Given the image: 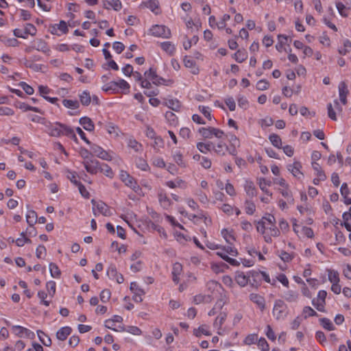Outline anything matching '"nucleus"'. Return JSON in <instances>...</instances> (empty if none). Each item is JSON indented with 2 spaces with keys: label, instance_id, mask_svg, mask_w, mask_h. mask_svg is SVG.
<instances>
[{
  "label": "nucleus",
  "instance_id": "1",
  "mask_svg": "<svg viewBox=\"0 0 351 351\" xmlns=\"http://www.w3.org/2000/svg\"><path fill=\"white\" fill-rule=\"evenodd\" d=\"M288 314V306L282 300H276L273 308V315L276 319H283Z\"/></svg>",
  "mask_w": 351,
  "mask_h": 351
},
{
  "label": "nucleus",
  "instance_id": "2",
  "mask_svg": "<svg viewBox=\"0 0 351 351\" xmlns=\"http://www.w3.org/2000/svg\"><path fill=\"white\" fill-rule=\"evenodd\" d=\"M198 132L204 138H210L213 136L220 138L224 134L222 130L212 127L201 128Z\"/></svg>",
  "mask_w": 351,
  "mask_h": 351
},
{
  "label": "nucleus",
  "instance_id": "3",
  "mask_svg": "<svg viewBox=\"0 0 351 351\" xmlns=\"http://www.w3.org/2000/svg\"><path fill=\"white\" fill-rule=\"evenodd\" d=\"M151 34L157 37L169 38L171 36L170 29L165 25H155L150 29Z\"/></svg>",
  "mask_w": 351,
  "mask_h": 351
},
{
  "label": "nucleus",
  "instance_id": "4",
  "mask_svg": "<svg viewBox=\"0 0 351 351\" xmlns=\"http://www.w3.org/2000/svg\"><path fill=\"white\" fill-rule=\"evenodd\" d=\"M130 84L124 80H120L119 82L112 81L103 86L102 90L108 92L109 90H116L117 88L123 90H129Z\"/></svg>",
  "mask_w": 351,
  "mask_h": 351
},
{
  "label": "nucleus",
  "instance_id": "5",
  "mask_svg": "<svg viewBox=\"0 0 351 351\" xmlns=\"http://www.w3.org/2000/svg\"><path fill=\"white\" fill-rule=\"evenodd\" d=\"M91 203L93 206V212L94 215L96 216L97 214L95 213V208L97 209L98 212L104 216H110L112 215L108 205L105 204L102 201H96L94 199L91 200Z\"/></svg>",
  "mask_w": 351,
  "mask_h": 351
},
{
  "label": "nucleus",
  "instance_id": "6",
  "mask_svg": "<svg viewBox=\"0 0 351 351\" xmlns=\"http://www.w3.org/2000/svg\"><path fill=\"white\" fill-rule=\"evenodd\" d=\"M121 180L125 184L126 186L130 187L134 191H136L139 189V186L134 180L127 171H121L120 173Z\"/></svg>",
  "mask_w": 351,
  "mask_h": 351
},
{
  "label": "nucleus",
  "instance_id": "7",
  "mask_svg": "<svg viewBox=\"0 0 351 351\" xmlns=\"http://www.w3.org/2000/svg\"><path fill=\"white\" fill-rule=\"evenodd\" d=\"M84 168L90 174H96L99 171L100 162L95 159H90L83 162Z\"/></svg>",
  "mask_w": 351,
  "mask_h": 351
},
{
  "label": "nucleus",
  "instance_id": "8",
  "mask_svg": "<svg viewBox=\"0 0 351 351\" xmlns=\"http://www.w3.org/2000/svg\"><path fill=\"white\" fill-rule=\"evenodd\" d=\"M249 277V283L250 285L255 288L258 289L261 285V278H260V271H250L248 272Z\"/></svg>",
  "mask_w": 351,
  "mask_h": 351
},
{
  "label": "nucleus",
  "instance_id": "9",
  "mask_svg": "<svg viewBox=\"0 0 351 351\" xmlns=\"http://www.w3.org/2000/svg\"><path fill=\"white\" fill-rule=\"evenodd\" d=\"M60 122H56L54 123H49L46 124V131L51 136L59 137L61 136V132L60 129Z\"/></svg>",
  "mask_w": 351,
  "mask_h": 351
},
{
  "label": "nucleus",
  "instance_id": "10",
  "mask_svg": "<svg viewBox=\"0 0 351 351\" xmlns=\"http://www.w3.org/2000/svg\"><path fill=\"white\" fill-rule=\"evenodd\" d=\"M302 165L299 161H295L292 165H289L287 167L288 170L293 174V176L298 179L303 177V173L301 172L300 169Z\"/></svg>",
  "mask_w": 351,
  "mask_h": 351
},
{
  "label": "nucleus",
  "instance_id": "11",
  "mask_svg": "<svg viewBox=\"0 0 351 351\" xmlns=\"http://www.w3.org/2000/svg\"><path fill=\"white\" fill-rule=\"evenodd\" d=\"M249 297L250 300L255 303L261 311L265 309V300L263 296L256 293H251Z\"/></svg>",
  "mask_w": 351,
  "mask_h": 351
},
{
  "label": "nucleus",
  "instance_id": "12",
  "mask_svg": "<svg viewBox=\"0 0 351 351\" xmlns=\"http://www.w3.org/2000/svg\"><path fill=\"white\" fill-rule=\"evenodd\" d=\"M349 91L348 90V86L345 82H340L339 85V99L341 102L346 105L347 104V95Z\"/></svg>",
  "mask_w": 351,
  "mask_h": 351
},
{
  "label": "nucleus",
  "instance_id": "13",
  "mask_svg": "<svg viewBox=\"0 0 351 351\" xmlns=\"http://www.w3.org/2000/svg\"><path fill=\"white\" fill-rule=\"evenodd\" d=\"M164 104L169 108L176 112L180 110L181 106L180 101L177 99H166Z\"/></svg>",
  "mask_w": 351,
  "mask_h": 351
},
{
  "label": "nucleus",
  "instance_id": "14",
  "mask_svg": "<svg viewBox=\"0 0 351 351\" xmlns=\"http://www.w3.org/2000/svg\"><path fill=\"white\" fill-rule=\"evenodd\" d=\"M79 122L87 131L91 132L95 129V125L93 121L88 117H83L80 118Z\"/></svg>",
  "mask_w": 351,
  "mask_h": 351
},
{
  "label": "nucleus",
  "instance_id": "15",
  "mask_svg": "<svg viewBox=\"0 0 351 351\" xmlns=\"http://www.w3.org/2000/svg\"><path fill=\"white\" fill-rule=\"evenodd\" d=\"M71 328L69 326H64L61 328L56 332L57 339L60 341L66 340L67 337L71 334Z\"/></svg>",
  "mask_w": 351,
  "mask_h": 351
},
{
  "label": "nucleus",
  "instance_id": "16",
  "mask_svg": "<svg viewBox=\"0 0 351 351\" xmlns=\"http://www.w3.org/2000/svg\"><path fill=\"white\" fill-rule=\"evenodd\" d=\"M32 48L37 51H42L45 53H48L50 51V49L47 46V43L42 39H38L36 41L35 45H34Z\"/></svg>",
  "mask_w": 351,
  "mask_h": 351
},
{
  "label": "nucleus",
  "instance_id": "17",
  "mask_svg": "<svg viewBox=\"0 0 351 351\" xmlns=\"http://www.w3.org/2000/svg\"><path fill=\"white\" fill-rule=\"evenodd\" d=\"M235 280L241 287H245L249 283L250 280L248 275L245 276L242 271H237L236 273Z\"/></svg>",
  "mask_w": 351,
  "mask_h": 351
},
{
  "label": "nucleus",
  "instance_id": "18",
  "mask_svg": "<svg viewBox=\"0 0 351 351\" xmlns=\"http://www.w3.org/2000/svg\"><path fill=\"white\" fill-rule=\"evenodd\" d=\"M16 106L25 112L27 110H31L35 112H38L40 114H43V112L38 108L31 106L24 102L18 101Z\"/></svg>",
  "mask_w": 351,
  "mask_h": 351
},
{
  "label": "nucleus",
  "instance_id": "19",
  "mask_svg": "<svg viewBox=\"0 0 351 351\" xmlns=\"http://www.w3.org/2000/svg\"><path fill=\"white\" fill-rule=\"evenodd\" d=\"M245 191L247 195L250 197H253L256 195V189L252 181H246L245 184Z\"/></svg>",
  "mask_w": 351,
  "mask_h": 351
},
{
  "label": "nucleus",
  "instance_id": "20",
  "mask_svg": "<svg viewBox=\"0 0 351 351\" xmlns=\"http://www.w3.org/2000/svg\"><path fill=\"white\" fill-rule=\"evenodd\" d=\"M184 64L186 67L191 68L192 69L191 73L193 74H198L199 69L195 66V62L193 60L185 56L184 58Z\"/></svg>",
  "mask_w": 351,
  "mask_h": 351
},
{
  "label": "nucleus",
  "instance_id": "21",
  "mask_svg": "<svg viewBox=\"0 0 351 351\" xmlns=\"http://www.w3.org/2000/svg\"><path fill=\"white\" fill-rule=\"evenodd\" d=\"M37 335L39 338V340L41 341V343L45 346H51V339L50 337L46 335L43 331L41 330H37Z\"/></svg>",
  "mask_w": 351,
  "mask_h": 351
},
{
  "label": "nucleus",
  "instance_id": "22",
  "mask_svg": "<svg viewBox=\"0 0 351 351\" xmlns=\"http://www.w3.org/2000/svg\"><path fill=\"white\" fill-rule=\"evenodd\" d=\"M213 149L217 154L224 156L228 150V146L223 142H219L216 147L213 145Z\"/></svg>",
  "mask_w": 351,
  "mask_h": 351
},
{
  "label": "nucleus",
  "instance_id": "23",
  "mask_svg": "<svg viewBox=\"0 0 351 351\" xmlns=\"http://www.w3.org/2000/svg\"><path fill=\"white\" fill-rule=\"evenodd\" d=\"M38 219L37 213L33 210H28L26 215V221L29 226H34V225L36 223Z\"/></svg>",
  "mask_w": 351,
  "mask_h": 351
},
{
  "label": "nucleus",
  "instance_id": "24",
  "mask_svg": "<svg viewBox=\"0 0 351 351\" xmlns=\"http://www.w3.org/2000/svg\"><path fill=\"white\" fill-rule=\"evenodd\" d=\"M145 4L147 8L150 9L156 14H158L160 12L159 8V1L158 0H149Z\"/></svg>",
  "mask_w": 351,
  "mask_h": 351
},
{
  "label": "nucleus",
  "instance_id": "25",
  "mask_svg": "<svg viewBox=\"0 0 351 351\" xmlns=\"http://www.w3.org/2000/svg\"><path fill=\"white\" fill-rule=\"evenodd\" d=\"M247 55L245 49H239L236 53L233 54V58L239 62L241 63L247 59Z\"/></svg>",
  "mask_w": 351,
  "mask_h": 351
},
{
  "label": "nucleus",
  "instance_id": "26",
  "mask_svg": "<svg viewBox=\"0 0 351 351\" xmlns=\"http://www.w3.org/2000/svg\"><path fill=\"white\" fill-rule=\"evenodd\" d=\"M160 47L162 50L171 56L173 55L175 52V46L169 41L161 43Z\"/></svg>",
  "mask_w": 351,
  "mask_h": 351
},
{
  "label": "nucleus",
  "instance_id": "27",
  "mask_svg": "<svg viewBox=\"0 0 351 351\" xmlns=\"http://www.w3.org/2000/svg\"><path fill=\"white\" fill-rule=\"evenodd\" d=\"M221 235L223 236L226 241L230 245H232L233 243V241H235V237L232 234V231H229L228 229H223L221 230Z\"/></svg>",
  "mask_w": 351,
  "mask_h": 351
},
{
  "label": "nucleus",
  "instance_id": "28",
  "mask_svg": "<svg viewBox=\"0 0 351 351\" xmlns=\"http://www.w3.org/2000/svg\"><path fill=\"white\" fill-rule=\"evenodd\" d=\"M327 271H328V280L332 284L339 282L340 280H339V272L337 271L328 269H327Z\"/></svg>",
  "mask_w": 351,
  "mask_h": 351
},
{
  "label": "nucleus",
  "instance_id": "29",
  "mask_svg": "<svg viewBox=\"0 0 351 351\" xmlns=\"http://www.w3.org/2000/svg\"><path fill=\"white\" fill-rule=\"evenodd\" d=\"M80 100L83 106H88L91 101V97L90 95V93L87 90H84L80 95Z\"/></svg>",
  "mask_w": 351,
  "mask_h": 351
},
{
  "label": "nucleus",
  "instance_id": "30",
  "mask_svg": "<svg viewBox=\"0 0 351 351\" xmlns=\"http://www.w3.org/2000/svg\"><path fill=\"white\" fill-rule=\"evenodd\" d=\"M104 2V7L106 9H109V7H106V2L108 3L109 6L112 7V8L116 10L119 11L122 8L121 2L119 0H112V1H109L107 0H103Z\"/></svg>",
  "mask_w": 351,
  "mask_h": 351
},
{
  "label": "nucleus",
  "instance_id": "31",
  "mask_svg": "<svg viewBox=\"0 0 351 351\" xmlns=\"http://www.w3.org/2000/svg\"><path fill=\"white\" fill-rule=\"evenodd\" d=\"M197 148L202 153L206 154L208 152H210L211 150V149H213V143H211V142H209L208 143H202V142L197 143Z\"/></svg>",
  "mask_w": 351,
  "mask_h": 351
},
{
  "label": "nucleus",
  "instance_id": "32",
  "mask_svg": "<svg viewBox=\"0 0 351 351\" xmlns=\"http://www.w3.org/2000/svg\"><path fill=\"white\" fill-rule=\"evenodd\" d=\"M269 139L274 147L278 149L282 148V141L278 134H272L269 135Z\"/></svg>",
  "mask_w": 351,
  "mask_h": 351
},
{
  "label": "nucleus",
  "instance_id": "33",
  "mask_svg": "<svg viewBox=\"0 0 351 351\" xmlns=\"http://www.w3.org/2000/svg\"><path fill=\"white\" fill-rule=\"evenodd\" d=\"M12 329L14 330H21V331H25V336L29 339H33L35 338V334L30 330L24 328L21 326H12Z\"/></svg>",
  "mask_w": 351,
  "mask_h": 351
},
{
  "label": "nucleus",
  "instance_id": "34",
  "mask_svg": "<svg viewBox=\"0 0 351 351\" xmlns=\"http://www.w3.org/2000/svg\"><path fill=\"white\" fill-rule=\"evenodd\" d=\"M312 167L315 171H317V177H319V180H325L326 179V176L324 171L322 169L320 165L316 162H312Z\"/></svg>",
  "mask_w": 351,
  "mask_h": 351
},
{
  "label": "nucleus",
  "instance_id": "35",
  "mask_svg": "<svg viewBox=\"0 0 351 351\" xmlns=\"http://www.w3.org/2000/svg\"><path fill=\"white\" fill-rule=\"evenodd\" d=\"M99 171L104 173L105 176L109 178H112L114 175L112 169L104 163H100Z\"/></svg>",
  "mask_w": 351,
  "mask_h": 351
},
{
  "label": "nucleus",
  "instance_id": "36",
  "mask_svg": "<svg viewBox=\"0 0 351 351\" xmlns=\"http://www.w3.org/2000/svg\"><path fill=\"white\" fill-rule=\"evenodd\" d=\"M63 105L68 108L77 109L80 107V104L77 100L64 99L62 101Z\"/></svg>",
  "mask_w": 351,
  "mask_h": 351
},
{
  "label": "nucleus",
  "instance_id": "37",
  "mask_svg": "<svg viewBox=\"0 0 351 351\" xmlns=\"http://www.w3.org/2000/svg\"><path fill=\"white\" fill-rule=\"evenodd\" d=\"M158 200L165 208L169 206L171 204V201L167 197V194L165 193L160 192L158 194Z\"/></svg>",
  "mask_w": 351,
  "mask_h": 351
},
{
  "label": "nucleus",
  "instance_id": "38",
  "mask_svg": "<svg viewBox=\"0 0 351 351\" xmlns=\"http://www.w3.org/2000/svg\"><path fill=\"white\" fill-rule=\"evenodd\" d=\"M49 271L53 278H60L61 271L56 264L51 263L49 264Z\"/></svg>",
  "mask_w": 351,
  "mask_h": 351
},
{
  "label": "nucleus",
  "instance_id": "39",
  "mask_svg": "<svg viewBox=\"0 0 351 351\" xmlns=\"http://www.w3.org/2000/svg\"><path fill=\"white\" fill-rule=\"evenodd\" d=\"M350 49L351 42L348 39H346L343 42V48L339 49L338 52L339 53V54L345 56L350 52Z\"/></svg>",
  "mask_w": 351,
  "mask_h": 351
},
{
  "label": "nucleus",
  "instance_id": "40",
  "mask_svg": "<svg viewBox=\"0 0 351 351\" xmlns=\"http://www.w3.org/2000/svg\"><path fill=\"white\" fill-rule=\"evenodd\" d=\"M320 324L322 326L323 328L328 330H333L335 329V327L331 322V321L326 317L321 318L319 319Z\"/></svg>",
  "mask_w": 351,
  "mask_h": 351
},
{
  "label": "nucleus",
  "instance_id": "41",
  "mask_svg": "<svg viewBox=\"0 0 351 351\" xmlns=\"http://www.w3.org/2000/svg\"><path fill=\"white\" fill-rule=\"evenodd\" d=\"M56 26H58V29H59L62 33L66 34L68 32L69 29L67 27L66 23L64 21H60L59 25H54L52 26L53 30L51 31L52 34H54L53 31L56 30Z\"/></svg>",
  "mask_w": 351,
  "mask_h": 351
},
{
  "label": "nucleus",
  "instance_id": "42",
  "mask_svg": "<svg viewBox=\"0 0 351 351\" xmlns=\"http://www.w3.org/2000/svg\"><path fill=\"white\" fill-rule=\"evenodd\" d=\"M245 204L246 213L250 215H253L256 210L255 204L249 199L245 200Z\"/></svg>",
  "mask_w": 351,
  "mask_h": 351
},
{
  "label": "nucleus",
  "instance_id": "43",
  "mask_svg": "<svg viewBox=\"0 0 351 351\" xmlns=\"http://www.w3.org/2000/svg\"><path fill=\"white\" fill-rule=\"evenodd\" d=\"M227 317V315L224 312H221L219 313V315L216 317L214 325L215 326H218L219 328H221L222 324H223L224 321L226 320Z\"/></svg>",
  "mask_w": 351,
  "mask_h": 351
},
{
  "label": "nucleus",
  "instance_id": "44",
  "mask_svg": "<svg viewBox=\"0 0 351 351\" xmlns=\"http://www.w3.org/2000/svg\"><path fill=\"white\" fill-rule=\"evenodd\" d=\"M298 293L293 291H288L285 293V298L287 301L291 302H295L298 299Z\"/></svg>",
  "mask_w": 351,
  "mask_h": 351
},
{
  "label": "nucleus",
  "instance_id": "45",
  "mask_svg": "<svg viewBox=\"0 0 351 351\" xmlns=\"http://www.w3.org/2000/svg\"><path fill=\"white\" fill-rule=\"evenodd\" d=\"M202 334L206 336L211 335V333L208 330H206L204 328V326H201L198 328H195L193 330V335H195L196 337H199L202 335Z\"/></svg>",
  "mask_w": 351,
  "mask_h": 351
},
{
  "label": "nucleus",
  "instance_id": "46",
  "mask_svg": "<svg viewBox=\"0 0 351 351\" xmlns=\"http://www.w3.org/2000/svg\"><path fill=\"white\" fill-rule=\"evenodd\" d=\"M24 34L27 35L30 34L34 36L36 34V29L35 26L32 23H27L25 26Z\"/></svg>",
  "mask_w": 351,
  "mask_h": 351
},
{
  "label": "nucleus",
  "instance_id": "47",
  "mask_svg": "<svg viewBox=\"0 0 351 351\" xmlns=\"http://www.w3.org/2000/svg\"><path fill=\"white\" fill-rule=\"evenodd\" d=\"M60 129L61 132V136H67L72 133V128L70 126H68L65 124H63L60 122Z\"/></svg>",
  "mask_w": 351,
  "mask_h": 351
},
{
  "label": "nucleus",
  "instance_id": "48",
  "mask_svg": "<svg viewBox=\"0 0 351 351\" xmlns=\"http://www.w3.org/2000/svg\"><path fill=\"white\" fill-rule=\"evenodd\" d=\"M46 287L49 295L51 297H53L56 293V282L53 280L49 281L47 282Z\"/></svg>",
  "mask_w": 351,
  "mask_h": 351
},
{
  "label": "nucleus",
  "instance_id": "49",
  "mask_svg": "<svg viewBox=\"0 0 351 351\" xmlns=\"http://www.w3.org/2000/svg\"><path fill=\"white\" fill-rule=\"evenodd\" d=\"M19 86L23 89L27 95H31L34 93V88L24 82H21Z\"/></svg>",
  "mask_w": 351,
  "mask_h": 351
},
{
  "label": "nucleus",
  "instance_id": "50",
  "mask_svg": "<svg viewBox=\"0 0 351 351\" xmlns=\"http://www.w3.org/2000/svg\"><path fill=\"white\" fill-rule=\"evenodd\" d=\"M67 178L69 180H70V181L74 184L76 186H78V184L80 183V181L77 180L76 178H77V173L75 172V171H67V176H66Z\"/></svg>",
  "mask_w": 351,
  "mask_h": 351
},
{
  "label": "nucleus",
  "instance_id": "51",
  "mask_svg": "<svg viewBox=\"0 0 351 351\" xmlns=\"http://www.w3.org/2000/svg\"><path fill=\"white\" fill-rule=\"evenodd\" d=\"M123 321L122 317L119 315H114L112 319L106 321L105 326L107 328H112V326H110V323L121 322Z\"/></svg>",
  "mask_w": 351,
  "mask_h": 351
},
{
  "label": "nucleus",
  "instance_id": "52",
  "mask_svg": "<svg viewBox=\"0 0 351 351\" xmlns=\"http://www.w3.org/2000/svg\"><path fill=\"white\" fill-rule=\"evenodd\" d=\"M269 86V83L266 80H261L257 82L256 88L259 90H267Z\"/></svg>",
  "mask_w": 351,
  "mask_h": 351
},
{
  "label": "nucleus",
  "instance_id": "53",
  "mask_svg": "<svg viewBox=\"0 0 351 351\" xmlns=\"http://www.w3.org/2000/svg\"><path fill=\"white\" fill-rule=\"evenodd\" d=\"M111 293L109 289H104L100 293V300L102 302H107L110 298Z\"/></svg>",
  "mask_w": 351,
  "mask_h": 351
},
{
  "label": "nucleus",
  "instance_id": "54",
  "mask_svg": "<svg viewBox=\"0 0 351 351\" xmlns=\"http://www.w3.org/2000/svg\"><path fill=\"white\" fill-rule=\"evenodd\" d=\"M303 313L306 314L304 315L305 319L308 317L317 316V313L311 306H304Z\"/></svg>",
  "mask_w": 351,
  "mask_h": 351
},
{
  "label": "nucleus",
  "instance_id": "55",
  "mask_svg": "<svg viewBox=\"0 0 351 351\" xmlns=\"http://www.w3.org/2000/svg\"><path fill=\"white\" fill-rule=\"evenodd\" d=\"M128 145V147L132 148L136 152H138L142 147L140 143H138L135 139L133 138L129 139Z\"/></svg>",
  "mask_w": 351,
  "mask_h": 351
},
{
  "label": "nucleus",
  "instance_id": "56",
  "mask_svg": "<svg viewBox=\"0 0 351 351\" xmlns=\"http://www.w3.org/2000/svg\"><path fill=\"white\" fill-rule=\"evenodd\" d=\"M38 296L40 299V304H44L48 306L50 304L49 301L45 300V298L47 297V293L44 291H40L38 293Z\"/></svg>",
  "mask_w": 351,
  "mask_h": 351
},
{
  "label": "nucleus",
  "instance_id": "57",
  "mask_svg": "<svg viewBox=\"0 0 351 351\" xmlns=\"http://www.w3.org/2000/svg\"><path fill=\"white\" fill-rule=\"evenodd\" d=\"M258 346L261 349V351H268L269 346L265 338H261L258 342Z\"/></svg>",
  "mask_w": 351,
  "mask_h": 351
},
{
  "label": "nucleus",
  "instance_id": "58",
  "mask_svg": "<svg viewBox=\"0 0 351 351\" xmlns=\"http://www.w3.org/2000/svg\"><path fill=\"white\" fill-rule=\"evenodd\" d=\"M257 337V335L256 334L249 335L245 337L244 343L249 346L254 344L256 341Z\"/></svg>",
  "mask_w": 351,
  "mask_h": 351
},
{
  "label": "nucleus",
  "instance_id": "59",
  "mask_svg": "<svg viewBox=\"0 0 351 351\" xmlns=\"http://www.w3.org/2000/svg\"><path fill=\"white\" fill-rule=\"evenodd\" d=\"M336 7L341 16L343 17L348 16V14L345 12V10L348 8L341 2H337Z\"/></svg>",
  "mask_w": 351,
  "mask_h": 351
},
{
  "label": "nucleus",
  "instance_id": "60",
  "mask_svg": "<svg viewBox=\"0 0 351 351\" xmlns=\"http://www.w3.org/2000/svg\"><path fill=\"white\" fill-rule=\"evenodd\" d=\"M327 110H328V117L333 121H336L337 120V116H336V112L334 110V108L332 105V104L329 103L328 105H327Z\"/></svg>",
  "mask_w": 351,
  "mask_h": 351
},
{
  "label": "nucleus",
  "instance_id": "61",
  "mask_svg": "<svg viewBox=\"0 0 351 351\" xmlns=\"http://www.w3.org/2000/svg\"><path fill=\"white\" fill-rule=\"evenodd\" d=\"M136 166L138 168L141 169L143 171H147L149 168V165L147 162L143 158H138L136 160Z\"/></svg>",
  "mask_w": 351,
  "mask_h": 351
},
{
  "label": "nucleus",
  "instance_id": "62",
  "mask_svg": "<svg viewBox=\"0 0 351 351\" xmlns=\"http://www.w3.org/2000/svg\"><path fill=\"white\" fill-rule=\"evenodd\" d=\"M279 256L284 262H290L293 258V255L285 251H281Z\"/></svg>",
  "mask_w": 351,
  "mask_h": 351
},
{
  "label": "nucleus",
  "instance_id": "63",
  "mask_svg": "<svg viewBox=\"0 0 351 351\" xmlns=\"http://www.w3.org/2000/svg\"><path fill=\"white\" fill-rule=\"evenodd\" d=\"M112 48L117 51V53H121L125 49V45L119 41H116L112 44Z\"/></svg>",
  "mask_w": 351,
  "mask_h": 351
},
{
  "label": "nucleus",
  "instance_id": "64",
  "mask_svg": "<svg viewBox=\"0 0 351 351\" xmlns=\"http://www.w3.org/2000/svg\"><path fill=\"white\" fill-rule=\"evenodd\" d=\"M117 274L118 272L117 271L116 267L113 265H111L107 270V275L109 276V278L114 279V278L117 276Z\"/></svg>",
  "mask_w": 351,
  "mask_h": 351
}]
</instances>
